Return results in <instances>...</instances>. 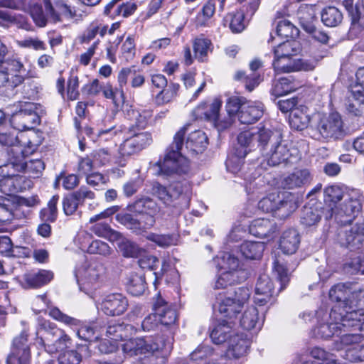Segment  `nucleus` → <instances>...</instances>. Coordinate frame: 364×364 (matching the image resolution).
I'll use <instances>...</instances> for the list:
<instances>
[{"mask_svg": "<svg viewBox=\"0 0 364 364\" xmlns=\"http://www.w3.org/2000/svg\"><path fill=\"white\" fill-rule=\"evenodd\" d=\"M316 320V326L313 328V335L318 338L328 339L333 336H339L347 328L353 327L363 328L362 319L358 318V313L350 312L343 314L338 312V307L331 309L330 313L321 308L315 314L304 312L302 318L306 321H311L313 317Z\"/></svg>", "mask_w": 364, "mask_h": 364, "instance_id": "nucleus-1", "label": "nucleus"}, {"mask_svg": "<svg viewBox=\"0 0 364 364\" xmlns=\"http://www.w3.org/2000/svg\"><path fill=\"white\" fill-rule=\"evenodd\" d=\"M189 125L181 127L174 135L172 144L166 150L163 161H159L151 168L155 175L172 176L186 174L190 170L189 161L181 151L183 148L184 136Z\"/></svg>", "mask_w": 364, "mask_h": 364, "instance_id": "nucleus-2", "label": "nucleus"}, {"mask_svg": "<svg viewBox=\"0 0 364 364\" xmlns=\"http://www.w3.org/2000/svg\"><path fill=\"white\" fill-rule=\"evenodd\" d=\"M122 345L123 352L129 355L151 356L156 358H166L173 348V338L171 335H161L155 337L126 338Z\"/></svg>", "mask_w": 364, "mask_h": 364, "instance_id": "nucleus-3", "label": "nucleus"}, {"mask_svg": "<svg viewBox=\"0 0 364 364\" xmlns=\"http://www.w3.org/2000/svg\"><path fill=\"white\" fill-rule=\"evenodd\" d=\"M151 193L167 205L178 209V213L189 208L192 196V187L188 181L176 182L168 190L158 182L152 184Z\"/></svg>", "mask_w": 364, "mask_h": 364, "instance_id": "nucleus-4", "label": "nucleus"}, {"mask_svg": "<svg viewBox=\"0 0 364 364\" xmlns=\"http://www.w3.org/2000/svg\"><path fill=\"white\" fill-rule=\"evenodd\" d=\"M215 262L221 271L214 284V288L216 289H225L240 283L247 277V272L242 268L239 259L230 252H224L218 256Z\"/></svg>", "mask_w": 364, "mask_h": 364, "instance_id": "nucleus-5", "label": "nucleus"}, {"mask_svg": "<svg viewBox=\"0 0 364 364\" xmlns=\"http://www.w3.org/2000/svg\"><path fill=\"white\" fill-rule=\"evenodd\" d=\"M247 154V151L235 150L233 154L229 155L226 161L227 170L233 174H238L244 178V186L248 196L254 197L265 193L267 191V186L262 178H253L252 173L245 172L243 160Z\"/></svg>", "mask_w": 364, "mask_h": 364, "instance_id": "nucleus-6", "label": "nucleus"}, {"mask_svg": "<svg viewBox=\"0 0 364 364\" xmlns=\"http://www.w3.org/2000/svg\"><path fill=\"white\" fill-rule=\"evenodd\" d=\"M225 108L230 117H237L241 124H252L264 114V105L259 101H247L245 97L228 98Z\"/></svg>", "mask_w": 364, "mask_h": 364, "instance_id": "nucleus-7", "label": "nucleus"}, {"mask_svg": "<svg viewBox=\"0 0 364 364\" xmlns=\"http://www.w3.org/2000/svg\"><path fill=\"white\" fill-rule=\"evenodd\" d=\"M329 298L332 301L336 302L332 309L338 307V312L347 314L350 312H356L358 316L364 314V309H353L352 304L355 302L356 306H364V289L350 292V287L346 284H337L329 290Z\"/></svg>", "mask_w": 364, "mask_h": 364, "instance_id": "nucleus-8", "label": "nucleus"}, {"mask_svg": "<svg viewBox=\"0 0 364 364\" xmlns=\"http://www.w3.org/2000/svg\"><path fill=\"white\" fill-rule=\"evenodd\" d=\"M45 10L38 4H31L30 14L36 25L39 27L46 26L48 19L53 22L63 21V19H72L80 16L77 11L66 4H58L53 9L49 0H43Z\"/></svg>", "mask_w": 364, "mask_h": 364, "instance_id": "nucleus-9", "label": "nucleus"}, {"mask_svg": "<svg viewBox=\"0 0 364 364\" xmlns=\"http://www.w3.org/2000/svg\"><path fill=\"white\" fill-rule=\"evenodd\" d=\"M74 274L80 290L95 300L96 293L92 290L98 289L105 279V267L103 264L93 261L88 265L77 267Z\"/></svg>", "mask_w": 364, "mask_h": 364, "instance_id": "nucleus-10", "label": "nucleus"}, {"mask_svg": "<svg viewBox=\"0 0 364 364\" xmlns=\"http://www.w3.org/2000/svg\"><path fill=\"white\" fill-rule=\"evenodd\" d=\"M14 109L11 122L21 132L34 129L40 124L43 114L41 105L31 102H18L14 105Z\"/></svg>", "mask_w": 364, "mask_h": 364, "instance_id": "nucleus-11", "label": "nucleus"}, {"mask_svg": "<svg viewBox=\"0 0 364 364\" xmlns=\"http://www.w3.org/2000/svg\"><path fill=\"white\" fill-rule=\"evenodd\" d=\"M247 287H239L228 295L220 294L217 297V308L220 314L230 319L236 318L244 309L250 296Z\"/></svg>", "mask_w": 364, "mask_h": 364, "instance_id": "nucleus-12", "label": "nucleus"}, {"mask_svg": "<svg viewBox=\"0 0 364 364\" xmlns=\"http://www.w3.org/2000/svg\"><path fill=\"white\" fill-rule=\"evenodd\" d=\"M48 314L53 319L64 323L76 332L77 336L85 341H92L98 337L95 336L97 325L95 322L82 321L63 313L57 307H51Z\"/></svg>", "mask_w": 364, "mask_h": 364, "instance_id": "nucleus-13", "label": "nucleus"}, {"mask_svg": "<svg viewBox=\"0 0 364 364\" xmlns=\"http://www.w3.org/2000/svg\"><path fill=\"white\" fill-rule=\"evenodd\" d=\"M124 140L119 147L121 156H131L139 154L152 142L151 134L148 132L136 131L134 127H125Z\"/></svg>", "mask_w": 364, "mask_h": 364, "instance_id": "nucleus-14", "label": "nucleus"}, {"mask_svg": "<svg viewBox=\"0 0 364 364\" xmlns=\"http://www.w3.org/2000/svg\"><path fill=\"white\" fill-rule=\"evenodd\" d=\"M98 311L108 316H119L129 307V301L121 293H109L102 296L100 301H95Z\"/></svg>", "mask_w": 364, "mask_h": 364, "instance_id": "nucleus-15", "label": "nucleus"}, {"mask_svg": "<svg viewBox=\"0 0 364 364\" xmlns=\"http://www.w3.org/2000/svg\"><path fill=\"white\" fill-rule=\"evenodd\" d=\"M136 331L134 326L124 323H112L106 331L107 337L112 341L110 346L107 348L105 342L100 345V350L105 353H109L114 351L117 348V342L122 341L129 338Z\"/></svg>", "mask_w": 364, "mask_h": 364, "instance_id": "nucleus-16", "label": "nucleus"}, {"mask_svg": "<svg viewBox=\"0 0 364 364\" xmlns=\"http://www.w3.org/2000/svg\"><path fill=\"white\" fill-rule=\"evenodd\" d=\"M320 134L325 139H338L345 135L343 122L338 112L320 118L317 125Z\"/></svg>", "mask_w": 364, "mask_h": 364, "instance_id": "nucleus-17", "label": "nucleus"}, {"mask_svg": "<svg viewBox=\"0 0 364 364\" xmlns=\"http://www.w3.org/2000/svg\"><path fill=\"white\" fill-rule=\"evenodd\" d=\"M26 152L20 145L15 146L8 151L9 161L0 166V176L9 177L25 170Z\"/></svg>", "mask_w": 364, "mask_h": 364, "instance_id": "nucleus-18", "label": "nucleus"}, {"mask_svg": "<svg viewBox=\"0 0 364 364\" xmlns=\"http://www.w3.org/2000/svg\"><path fill=\"white\" fill-rule=\"evenodd\" d=\"M272 65L277 73H291L296 71H310L314 69L316 63L314 61L302 60L295 56L274 57Z\"/></svg>", "mask_w": 364, "mask_h": 364, "instance_id": "nucleus-19", "label": "nucleus"}, {"mask_svg": "<svg viewBox=\"0 0 364 364\" xmlns=\"http://www.w3.org/2000/svg\"><path fill=\"white\" fill-rule=\"evenodd\" d=\"M338 240L341 246L351 250H357L364 246V226L355 224L352 227H346L338 235Z\"/></svg>", "mask_w": 364, "mask_h": 364, "instance_id": "nucleus-20", "label": "nucleus"}, {"mask_svg": "<svg viewBox=\"0 0 364 364\" xmlns=\"http://www.w3.org/2000/svg\"><path fill=\"white\" fill-rule=\"evenodd\" d=\"M27 337V333L23 332L14 339L6 364H30L31 353Z\"/></svg>", "mask_w": 364, "mask_h": 364, "instance_id": "nucleus-21", "label": "nucleus"}, {"mask_svg": "<svg viewBox=\"0 0 364 364\" xmlns=\"http://www.w3.org/2000/svg\"><path fill=\"white\" fill-rule=\"evenodd\" d=\"M250 339L244 333H235L230 338L225 356L229 359H238L247 355Z\"/></svg>", "mask_w": 364, "mask_h": 364, "instance_id": "nucleus-22", "label": "nucleus"}, {"mask_svg": "<svg viewBox=\"0 0 364 364\" xmlns=\"http://www.w3.org/2000/svg\"><path fill=\"white\" fill-rule=\"evenodd\" d=\"M64 333L65 331L59 328L55 323L45 319H39L37 334H41V336L37 337L36 344L44 348L47 343L54 341Z\"/></svg>", "mask_w": 364, "mask_h": 364, "instance_id": "nucleus-23", "label": "nucleus"}, {"mask_svg": "<svg viewBox=\"0 0 364 364\" xmlns=\"http://www.w3.org/2000/svg\"><path fill=\"white\" fill-rule=\"evenodd\" d=\"M269 166H277L287 162L291 156L287 145L282 141V136L276 140L263 154Z\"/></svg>", "mask_w": 364, "mask_h": 364, "instance_id": "nucleus-24", "label": "nucleus"}, {"mask_svg": "<svg viewBox=\"0 0 364 364\" xmlns=\"http://www.w3.org/2000/svg\"><path fill=\"white\" fill-rule=\"evenodd\" d=\"M361 209V196L358 191H353L348 198L345 200V203L340 208H336L333 213L336 219L343 215L348 218L345 220H341V223H348L354 218L355 213H359Z\"/></svg>", "mask_w": 364, "mask_h": 364, "instance_id": "nucleus-25", "label": "nucleus"}, {"mask_svg": "<svg viewBox=\"0 0 364 364\" xmlns=\"http://www.w3.org/2000/svg\"><path fill=\"white\" fill-rule=\"evenodd\" d=\"M264 316L259 314V310L255 306H247L240 317L241 327L247 331L261 329Z\"/></svg>", "mask_w": 364, "mask_h": 364, "instance_id": "nucleus-26", "label": "nucleus"}, {"mask_svg": "<svg viewBox=\"0 0 364 364\" xmlns=\"http://www.w3.org/2000/svg\"><path fill=\"white\" fill-rule=\"evenodd\" d=\"M274 294L273 283L267 274L259 275L255 287V304L263 306Z\"/></svg>", "mask_w": 364, "mask_h": 364, "instance_id": "nucleus-27", "label": "nucleus"}, {"mask_svg": "<svg viewBox=\"0 0 364 364\" xmlns=\"http://www.w3.org/2000/svg\"><path fill=\"white\" fill-rule=\"evenodd\" d=\"M275 216L280 219L289 217L298 208L294 196L289 192H279Z\"/></svg>", "mask_w": 364, "mask_h": 364, "instance_id": "nucleus-28", "label": "nucleus"}, {"mask_svg": "<svg viewBox=\"0 0 364 364\" xmlns=\"http://www.w3.org/2000/svg\"><path fill=\"white\" fill-rule=\"evenodd\" d=\"M256 146L259 147L262 154H264L271 145L279 139L281 134L273 132L271 129L264 127H258L254 129Z\"/></svg>", "mask_w": 364, "mask_h": 364, "instance_id": "nucleus-29", "label": "nucleus"}, {"mask_svg": "<svg viewBox=\"0 0 364 364\" xmlns=\"http://www.w3.org/2000/svg\"><path fill=\"white\" fill-rule=\"evenodd\" d=\"M311 181V174L307 169H295L282 180L284 188L292 189L306 185Z\"/></svg>", "mask_w": 364, "mask_h": 364, "instance_id": "nucleus-30", "label": "nucleus"}, {"mask_svg": "<svg viewBox=\"0 0 364 364\" xmlns=\"http://www.w3.org/2000/svg\"><path fill=\"white\" fill-rule=\"evenodd\" d=\"M53 278L52 272L41 269L23 275V285L25 288H38L49 283Z\"/></svg>", "mask_w": 364, "mask_h": 364, "instance_id": "nucleus-31", "label": "nucleus"}, {"mask_svg": "<svg viewBox=\"0 0 364 364\" xmlns=\"http://www.w3.org/2000/svg\"><path fill=\"white\" fill-rule=\"evenodd\" d=\"M153 310L156 311L160 323L164 326L174 324L177 319L176 310L171 308L161 297L158 298Z\"/></svg>", "mask_w": 364, "mask_h": 364, "instance_id": "nucleus-32", "label": "nucleus"}, {"mask_svg": "<svg viewBox=\"0 0 364 364\" xmlns=\"http://www.w3.org/2000/svg\"><path fill=\"white\" fill-rule=\"evenodd\" d=\"M191 361L196 364H212L219 357L209 345H199L189 355Z\"/></svg>", "mask_w": 364, "mask_h": 364, "instance_id": "nucleus-33", "label": "nucleus"}, {"mask_svg": "<svg viewBox=\"0 0 364 364\" xmlns=\"http://www.w3.org/2000/svg\"><path fill=\"white\" fill-rule=\"evenodd\" d=\"M208 144V139L205 133L201 130H196L188 134L185 148L191 154H199L206 149Z\"/></svg>", "mask_w": 364, "mask_h": 364, "instance_id": "nucleus-34", "label": "nucleus"}, {"mask_svg": "<svg viewBox=\"0 0 364 364\" xmlns=\"http://www.w3.org/2000/svg\"><path fill=\"white\" fill-rule=\"evenodd\" d=\"M226 0H208L203 6L201 12L198 13L196 16V23L198 26H205L208 21L213 16L215 13V4L219 3L218 12H223Z\"/></svg>", "mask_w": 364, "mask_h": 364, "instance_id": "nucleus-35", "label": "nucleus"}, {"mask_svg": "<svg viewBox=\"0 0 364 364\" xmlns=\"http://www.w3.org/2000/svg\"><path fill=\"white\" fill-rule=\"evenodd\" d=\"M300 244V237L295 229H289L284 231L281 237L279 247L282 251L287 255L296 252Z\"/></svg>", "mask_w": 364, "mask_h": 364, "instance_id": "nucleus-36", "label": "nucleus"}, {"mask_svg": "<svg viewBox=\"0 0 364 364\" xmlns=\"http://www.w3.org/2000/svg\"><path fill=\"white\" fill-rule=\"evenodd\" d=\"M346 107L348 112L355 116L360 115L364 107V90H360L359 86L353 87Z\"/></svg>", "mask_w": 364, "mask_h": 364, "instance_id": "nucleus-37", "label": "nucleus"}, {"mask_svg": "<svg viewBox=\"0 0 364 364\" xmlns=\"http://www.w3.org/2000/svg\"><path fill=\"white\" fill-rule=\"evenodd\" d=\"M127 115L130 120L134 122V124L130 127H134L136 131H141L147 126L152 117V110L131 107L127 111Z\"/></svg>", "mask_w": 364, "mask_h": 364, "instance_id": "nucleus-38", "label": "nucleus"}, {"mask_svg": "<svg viewBox=\"0 0 364 364\" xmlns=\"http://www.w3.org/2000/svg\"><path fill=\"white\" fill-rule=\"evenodd\" d=\"M310 122V117L306 106L300 105L292 110L290 114V126L296 130H303L306 128Z\"/></svg>", "mask_w": 364, "mask_h": 364, "instance_id": "nucleus-39", "label": "nucleus"}, {"mask_svg": "<svg viewBox=\"0 0 364 364\" xmlns=\"http://www.w3.org/2000/svg\"><path fill=\"white\" fill-rule=\"evenodd\" d=\"M234 334L235 333L233 332L230 323L223 320L214 326L210 332V338L214 343L221 344L224 342L228 343Z\"/></svg>", "mask_w": 364, "mask_h": 364, "instance_id": "nucleus-40", "label": "nucleus"}, {"mask_svg": "<svg viewBox=\"0 0 364 364\" xmlns=\"http://www.w3.org/2000/svg\"><path fill=\"white\" fill-rule=\"evenodd\" d=\"M274 230V223L267 218L254 220L249 225L250 233L258 237H267Z\"/></svg>", "mask_w": 364, "mask_h": 364, "instance_id": "nucleus-41", "label": "nucleus"}, {"mask_svg": "<svg viewBox=\"0 0 364 364\" xmlns=\"http://www.w3.org/2000/svg\"><path fill=\"white\" fill-rule=\"evenodd\" d=\"M344 188L339 185H331L324 189V201L331 210V216L336 210L337 204L344 197Z\"/></svg>", "mask_w": 364, "mask_h": 364, "instance_id": "nucleus-42", "label": "nucleus"}, {"mask_svg": "<svg viewBox=\"0 0 364 364\" xmlns=\"http://www.w3.org/2000/svg\"><path fill=\"white\" fill-rule=\"evenodd\" d=\"M358 318L362 319L361 323L363 324V328H355L353 327H350L346 328V331H343L342 333L337 337H339L340 343H338V341H336V349L340 350L343 347L350 346L351 344H357L361 341V335L355 333H351L353 331H364V314L362 316H358Z\"/></svg>", "mask_w": 364, "mask_h": 364, "instance_id": "nucleus-43", "label": "nucleus"}, {"mask_svg": "<svg viewBox=\"0 0 364 364\" xmlns=\"http://www.w3.org/2000/svg\"><path fill=\"white\" fill-rule=\"evenodd\" d=\"M24 178L18 174L0 179L1 193L6 196L12 195L22 190L21 183Z\"/></svg>", "mask_w": 364, "mask_h": 364, "instance_id": "nucleus-44", "label": "nucleus"}, {"mask_svg": "<svg viewBox=\"0 0 364 364\" xmlns=\"http://www.w3.org/2000/svg\"><path fill=\"white\" fill-rule=\"evenodd\" d=\"M264 250V244L261 242L245 241L240 247L242 255L248 259H259Z\"/></svg>", "mask_w": 364, "mask_h": 364, "instance_id": "nucleus-45", "label": "nucleus"}, {"mask_svg": "<svg viewBox=\"0 0 364 364\" xmlns=\"http://www.w3.org/2000/svg\"><path fill=\"white\" fill-rule=\"evenodd\" d=\"M116 242H118L119 250L124 257L136 258L141 255L143 250L135 242L123 237L121 235Z\"/></svg>", "mask_w": 364, "mask_h": 364, "instance_id": "nucleus-46", "label": "nucleus"}, {"mask_svg": "<svg viewBox=\"0 0 364 364\" xmlns=\"http://www.w3.org/2000/svg\"><path fill=\"white\" fill-rule=\"evenodd\" d=\"M146 287L145 278L142 274L136 273H131L127 282V289L129 294L133 296L141 295Z\"/></svg>", "mask_w": 364, "mask_h": 364, "instance_id": "nucleus-47", "label": "nucleus"}, {"mask_svg": "<svg viewBox=\"0 0 364 364\" xmlns=\"http://www.w3.org/2000/svg\"><path fill=\"white\" fill-rule=\"evenodd\" d=\"M23 137L24 134L23 132H19L18 134H16L14 132L0 133V144L10 146V148L7 150V152L15 146H22L26 150L27 156L28 154V151L27 150L26 146L31 142L29 141H23Z\"/></svg>", "mask_w": 364, "mask_h": 364, "instance_id": "nucleus-48", "label": "nucleus"}, {"mask_svg": "<svg viewBox=\"0 0 364 364\" xmlns=\"http://www.w3.org/2000/svg\"><path fill=\"white\" fill-rule=\"evenodd\" d=\"M180 85L171 82L161 90L155 97V102L158 105H164L173 102L177 97Z\"/></svg>", "mask_w": 364, "mask_h": 364, "instance_id": "nucleus-49", "label": "nucleus"}, {"mask_svg": "<svg viewBox=\"0 0 364 364\" xmlns=\"http://www.w3.org/2000/svg\"><path fill=\"white\" fill-rule=\"evenodd\" d=\"M297 86L291 80L287 77H282L273 83L271 93L276 97L289 94L295 91Z\"/></svg>", "mask_w": 364, "mask_h": 364, "instance_id": "nucleus-50", "label": "nucleus"}, {"mask_svg": "<svg viewBox=\"0 0 364 364\" xmlns=\"http://www.w3.org/2000/svg\"><path fill=\"white\" fill-rule=\"evenodd\" d=\"M132 210L140 214H156L159 208L153 199L145 197L137 199L132 205Z\"/></svg>", "mask_w": 364, "mask_h": 364, "instance_id": "nucleus-51", "label": "nucleus"}, {"mask_svg": "<svg viewBox=\"0 0 364 364\" xmlns=\"http://www.w3.org/2000/svg\"><path fill=\"white\" fill-rule=\"evenodd\" d=\"M71 343L70 337L65 333L54 341L47 343L43 348L49 354H60L68 350V348L70 347Z\"/></svg>", "mask_w": 364, "mask_h": 364, "instance_id": "nucleus-52", "label": "nucleus"}, {"mask_svg": "<svg viewBox=\"0 0 364 364\" xmlns=\"http://www.w3.org/2000/svg\"><path fill=\"white\" fill-rule=\"evenodd\" d=\"M321 218V210L310 204L304 206L301 213V223L306 226L316 225Z\"/></svg>", "mask_w": 364, "mask_h": 364, "instance_id": "nucleus-53", "label": "nucleus"}, {"mask_svg": "<svg viewBox=\"0 0 364 364\" xmlns=\"http://www.w3.org/2000/svg\"><path fill=\"white\" fill-rule=\"evenodd\" d=\"M343 19L341 12L335 6H328L323 9L321 13V21L328 27L338 26Z\"/></svg>", "mask_w": 364, "mask_h": 364, "instance_id": "nucleus-54", "label": "nucleus"}, {"mask_svg": "<svg viewBox=\"0 0 364 364\" xmlns=\"http://www.w3.org/2000/svg\"><path fill=\"white\" fill-rule=\"evenodd\" d=\"M146 238L163 248L176 245L178 242V235L176 234H157L150 232L147 234Z\"/></svg>", "mask_w": 364, "mask_h": 364, "instance_id": "nucleus-55", "label": "nucleus"}, {"mask_svg": "<svg viewBox=\"0 0 364 364\" xmlns=\"http://www.w3.org/2000/svg\"><path fill=\"white\" fill-rule=\"evenodd\" d=\"M299 43L295 41H287L279 43L274 48V57H291L295 56L299 52Z\"/></svg>", "mask_w": 364, "mask_h": 364, "instance_id": "nucleus-56", "label": "nucleus"}, {"mask_svg": "<svg viewBox=\"0 0 364 364\" xmlns=\"http://www.w3.org/2000/svg\"><path fill=\"white\" fill-rule=\"evenodd\" d=\"M311 355L314 358L320 362L308 360L303 364H337V360L335 355L326 352L321 348H314L311 351Z\"/></svg>", "mask_w": 364, "mask_h": 364, "instance_id": "nucleus-57", "label": "nucleus"}, {"mask_svg": "<svg viewBox=\"0 0 364 364\" xmlns=\"http://www.w3.org/2000/svg\"><path fill=\"white\" fill-rule=\"evenodd\" d=\"M91 230L96 235L106 238L110 242H115L120 237L119 232L112 230L109 225L105 223H96Z\"/></svg>", "mask_w": 364, "mask_h": 364, "instance_id": "nucleus-58", "label": "nucleus"}, {"mask_svg": "<svg viewBox=\"0 0 364 364\" xmlns=\"http://www.w3.org/2000/svg\"><path fill=\"white\" fill-rule=\"evenodd\" d=\"M297 16L300 21L301 25L304 29L309 26L316 17L315 6L313 5H301L297 11Z\"/></svg>", "mask_w": 364, "mask_h": 364, "instance_id": "nucleus-59", "label": "nucleus"}, {"mask_svg": "<svg viewBox=\"0 0 364 364\" xmlns=\"http://www.w3.org/2000/svg\"><path fill=\"white\" fill-rule=\"evenodd\" d=\"M279 196V191H273L267 196L262 198L258 203V209L265 213H272L275 215L277 207V200Z\"/></svg>", "mask_w": 364, "mask_h": 364, "instance_id": "nucleus-60", "label": "nucleus"}, {"mask_svg": "<svg viewBox=\"0 0 364 364\" xmlns=\"http://www.w3.org/2000/svg\"><path fill=\"white\" fill-rule=\"evenodd\" d=\"M237 142L240 147L235 150L246 149L247 153L250 151L256 146L254 129L241 132L237 136Z\"/></svg>", "mask_w": 364, "mask_h": 364, "instance_id": "nucleus-61", "label": "nucleus"}, {"mask_svg": "<svg viewBox=\"0 0 364 364\" xmlns=\"http://www.w3.org/2000/svg\"><path fill=\"white\" fill-rule=\"evenodd\" d=\"M276 32L282 38H293L298 35L299 30L287 19H282L277 22Z\"/></svg>", "mask_w": 364, "mask_h": 364, "instance_id": "nucleus-62", "label": "nucleus"}, {"mask_svg": "<svg viewBox=\"0 0 364 364\" xmlns=\"http://www.w3.org/2000/svg\"><path fill=\"white\" fill-rule=\"evenodd\" d=\"M135 54L134 39L132 36H129L121 46L119 58L125 63H129L134 58Z\"/></svg>", "mask_w": 364, "mask_h": 364, "instance_id": "nucleus-63", "label": "nucleus"}, {"mask_svg": "<svg viewBox=\"0 0 364 364\" xmlns=\"http://www.w3.org/2000/svg\"><path fill=\"white\" fill-rule=\"evenodd\" d=\"M211 46V41L203 37L195 39L193 43V49L196 57L200 60L203 61L205 57L208 55Z\"/></svg>", "mask_w": 364, "mask_h": 364, "instance_id": "nucleus-64", "label": "nucleus"}]
</instances>
